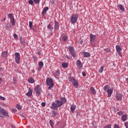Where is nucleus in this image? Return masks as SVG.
Returning <instances> with one entry per match:
<instances>
[{"label": "nucleus", "instance_id": "nucleus-8", "mask_svg": "<svg viewBox=\"0 0 128 128\" xmlns=\"http://www.w3.org/2000/svg\"><path fill=\"white\" fill-rule=\"evenodd\" d=\"M116 98L117 100H122V94L119 92H117L116 93Z\"/></svg>", "mask_w": 128, "mask_h": 128}, {"label": "nucleus", "instance_id": "nucleus-49", "mask_svg": "<svg viewBox=\"0 0 128 128\" xmlns=\"http://www.w3.org/2000/svg\"><path fill=\"white\" fill-rule=\"evenodd\" d=\"M42 106H46V102H42L41 104Z\"/></svg>", "mask_w": 128, "mask_h": 128}, {"label": "nucleus", "instance_id": "nucleus-25", "mask_svg": "<svg viewBox=\"0 0 128 128\" xmlns=\"http://www.w3.org/2000/svg\"><path fill=\"white\" fill-rule=\"evenodd\" d=\"M28 82L30 84H34V78H28Z\"/></svg>", "mask_w": 128, "mask_h": 128}, {"label": "nucleus", "instance_id": "nucleus-30", "mask_svg": "<svg viewBox=\"0 0 128 128\" xmlns=\"http://www.w3.org/2000/svg\"><path fill=\"white\" fill-rule=\"evenodd\" d=\"M34 4H40V0H33Z\"/></svg>", "mask_w": 128, "mask_h": 128}, {"label": "nucleus", "instance_id": "nucleus-4", "mask_svg": "<svg viewBox=\"0 0 128 128\" xmlns=\"http://www.w3.org/2000/svg\"><path fill=\"white\" fill-rule=\"evenodd\" d=\"M78 18V14H72L70 18V21L72 22V24H74L76 22Z\"/></svg>", "mask_w": 128, "mask_h": 128}, {"label": "nucleus", "instance_id": "nucleus-6", "mask_svg": "<svg viewBox=\"0 0 128 128\" xmlns=\"http://www.w3.org/2000/svg\"><path fill=\"white\" fill-rule=\"evenodd\" d=\"M8 16L10 19L12 26H16V21L14 20V17L12 14H8Z\"/></svg>", "mask_w": 128, "mask_h": 128}, {"label": "nucleus", "instance_id": "nucleus-2", "mask_svg": "<svg viewBox=\"0 0 128 128\" xmlns=\"http://www.w3.org/2000/svg\"><path fill=\"white\" fill-rule=\"evenodd\" d=\"M0 114H2V116L0 115V118H4V116H8V118H10L8 111L4 109V108L2 107H0Z\"/></svg>", "mask_w": 128, "mask_h": 128}, {"label": "nucleus", "instance_id": "nucleus-11", "mask_svg": "<svg viewBox=\"0 0 128 128\" xmlns=\"http://www.w3.org/2000/svg\"><path fill=\"white\" fill-rule=\"evenodd\" d=\"M38 72H40L42 68V66H44V62H38Z\"/></svg>", "mask_w": 128, "mask_h": 128}, {"label": "nucleus", "instance_id": "nucleus-48", "mask_svg": "<svg viewBox=\"0 0 128 128\" xmlns=\"http://www.w3.org/2000/svg\"><path fill=\"white\" fill-rule=\"evenodd\" d=\"M20 116H21V118H26V116H24V114H20Z\"/></svg>", "mask_w": 128, "mask_h": 128}, {"label": "nucleus", "instance_id": "nucleus-43", "mask_svg": "<svg viewBox=\"0 0 128 128\" xmlns=\"http://www.w3.org/2000/svg\"><path fill=\"white\" fill-rule=\"evenodd\" d=\"M6 28H10V24L9 23H8L7 25L6 26Z\"/></svg>", "mask_w": 128, "mask_h": 128}, {"label": "nucleus", "instance_id": "nucleus-52", "mask_svg": "<svg viewBox=\"0 0 128 128\" xmlns=\"http://www.w3.org/2000/svg\"><path fill=\"white\" fill-rule=\"evenodd\" d=\"M12 110H13V112H16V108H13V109H12Z\"/></svg>", "mask_w": 128, "mask_h": 128}, {"label": "nucleus", "instance_id": "nucleus-42", "mask_svg": "<svg viewBox=\"0 0 128 128\" xmlns=\"http://www.w3.org/2000/svg\"><path fill=\"white\" fill-rule=\"evenodd\" d=\"M14 38H15V40H18V34H14Z\"/></svg>", "mask_w": 128, "mask_h": 128}, {"label": "nucleus", "instance_id": "nucleus-9", "mask_svg": "<svg viewBox=\"0 0 128 128\" xmlns=\"http://www.w3.org/2000/svg\"><path fill=\"white\" fill-rule=\"evenodd\" d=\"M116 52H117L118 56H122L121 54V52L122 50V49L120 48V46L116 45Z\"/></svg>", "mask_w": 128, "mask_h": 128}, {"label": "nucleus", "instance_id": "nucleus-55", "mask_svg": "<svg viewBox=\"0 0 128 128\" xmlns=\"http://www.w3.org/2000/svg\"><path fill=\"white\" fill-rule=\"evenodd\" d=\"M11 128H16V126H11Z\"/></svg>", "mask_w": 128, "mask_h": 128}, {"label": "nucleus", "instance_id": "nucleus-28", "mask_svg": "<svg viewBox=\"0 0 128 128\" xmlns=\"http://www.w3.org/2000/svg\"><path fill=\"white\" fill-rule=\"evenodd\" d=\"M50 126L52 128H54V122H52V120H50Z\"/></svg>", "mask_w": 128, "mask_h": 128}, {"label": "nucleus", "instance_id": "nucleus-41", "mask_svg": "<svg viewBox=\"0 0 128 128\" xmlns=\"http://www.w3.org/2000/svg\"><path fill=\"white\" fill-rule=\"evenodd\" d=\"M117 114H118V116H122V114H124V113L122 111L118 112Z\"/></svg>", "mask_w": 128, "mask_h": 128}, {"label": "nucleus", "instance_id": "nucleus-57", "mask_svg": "<svg viewBox=\"0 0 128 128\" xmlns=\"http://www.w3.org/2000/svg\"><path fill=\"white\" fill-rule=\"evenodd\" d=\"M53 4H54V2H52Z\"/></svg>", "mask_w": 128, "mask_h": 128}, {"label": "nucleus", "instance_id": "nucleus-32", "mask_svg": "<svg viewBox=\"0 0 128 128\" xmlns=\"http://www.w3.org/2000/svg\"><path fill=\"white\" fill-rule=\"evenodd\" d=\"M104 66H101L100 69L98 70L99 72H100V73L102 72H104Z\"/></svg>", "mask_w": 128, "mask_h": 128}, {"label": "nucleus", "instance_id": "nucleus-51", "mask_svg": "<svg viewBox=\"0 0 128 128\" xmlns=\"http://www.w3.org/2000/svg\"><path fill=\"white\" fill-rule=\"evenodd\" d=\"M91 45H92V46H94V42H91Z\"/></svg>", "mask_w": 128, "mask_h": 128}, {"label": "nucleus", "instance_id": "nucleus-53", "mask_svg": "<svg viewBox=\"0 0 128 128\" xmlns=\"http://www.w3.org/2000/svg\"><path fill=\"white\" fill-rule=\"evenodd\" d=\"M14 84H15L16 78H13Z\"/></svg>", "mask_w": 128, "mask_h": 128}, {"label": "nucleus", "instance_id": "nucleus-1", "mask_svg": "<svg viewBox=\"0 0 128 128\" xmlns=\"http://www.w3.org/2000/svg\"><path fill=\"white\" fill-rule=\"evenodd\" d=\"M56 104L54 102L52 103V106H50V108L52 110H58V108L62 106V104L66 102V98H65L62 97L60 100H56Z\"/></svg>", "mask_w": 128, "mask_h": 128}, {"label": "nucleus", "instance_id": "nucleus-20", "mask_svg": "<svg viewBox=\"0 0 128 128\" xmlns=\"http://www.w3.org/2000/svg\"><path fill=\"white\" fill-rule=\"evenodd\" d=\"M76 108V105H71L70 106V110L72 112L74 113V110Z\"/></svg>", "mask_w": 128, "mask_h": 128}, {"label": "nucleus", "instance_id": "nucleus-5", "mask_svg": "<svg viewBox=\"0 0 128 128\" xmlns=\"http://www.w3.org/2000/svg\"><path fill=\"white\" fill-rule=\"evenodd\" d=\"M14 60L16 64H20V54L18 52H16L14 54Z\"/></svg>", "mask_w": 128, "mask_h": 128}, {"label": "nucleus", "instance_id": "nucleus-12", "mask_svg": "<svg viewBox=\"0 0 128 128\" xmlns=\"http://www.w3.org/2000/svg\"><path fill=\"white\" fill-rule=\"evenodd\" d=\"M90 42H96V36L92 34H91L90 35Z\"/></svg>", "mask_w": 128, "mask_h": 128}, {"label": "nucleus", "instance_id": "nucleus-26", "mask_svg": "<svg viewBox=\"0 0 128 128\" xmlns=\"http://www.w3.org/2000/svg\"><path fill=\"white\" fill-rule=\"evenodd\" d=\"M118 8H120V10L122 12H124V6L122 4L118 5Z\"/></svg>", "mask_w": 128, "mask_h": 128}, {"label": "nucleus", "instance_id": "nucleus-16", "mask_svg": "<svg viewBox=\"0 0 128 128\" xmlns=\"http://www.w3.org/2000/svg\"><path fill=\"white\" fill-rule=\"evenodd\" d=\"M106 92H108V97L110 98L112 96V94L113 90L112 89H108Z\"/></svg>", "mask_w": 128, "mask_h": 128}, {"label": "nucleus", "instance_id": "nucleus-56", "mask_svg": "<svg viewBox=\"0 0 128 128\" xmlns=\"http://www.w3.org/2000/svg\"><path fill=\"white\" fill-rule=\"evenodd\" d=\"M127 82H128V78L126 79Z\"/></svg>", "mask_w": 128, "mask_h": 128}, {"label": "nucleus", "instance_id": "nucleus-31", "mask_svg": "<svg viewBox=\"0 0 128 128\" xmlns=\"http://www.w3.org/2000/svg\"><path fill=\"white\" fill-rule=\"evenodd\" d=\"M68 66V63H62V67L66 68V66Z\"/></svg>", "mask_w": 128, "mask_h": 128}, {"label": "nucleus", "instance_id": "nucleus-39", "mask_svg": "<svg viewBox=\"0 0 128 128\" xmlns=\"http://www.w3.org/2000/svg\"><path fill=\"white\" fill-rule=\"evenodd\" d=\"M104 128H112V124H109L107 126H106Z\"/></svg>", "mask_w": 128, "mask_h": 128}, {"label": "nucleus", "instance_id": "nucleus-21", "mask_svg": "<svg viewBox=\"0 0 128 128\" xmlns=\"http://www.w3.org/2000/svg\"><path fill=\"white\" fill-rule=\"evenodd\" d=\"M72 84H74V86L75 88H76V86H78V80H74Z\"/></svg>", "mask_w": 128, "mask_h": 128}, {"label": "nucleus", "instance_id": "nucleus-40", "mask_svg": "<svg viewBox=\"0 0 128 128\" xmlns=\"http://www.w3.org/2000/svg\"><path fill=\"white\" fill-rule=\"evenodd\" d=\"M104 51L106 52H110V49L106 48V49H104Z\"/></svg>", "mask_w": 128, "mask_h": 128}, {"label": "nucleus", "instance_id": "nucleus-22", "mask_svg": "<svg viewBox=\"0 0 128 128\" xmlns=\"http://www.w3.org/2000/svg\"><path fill=\"white\" fill-rule=\"evenodd\" d=\"M127 116H128L126 114H124L122 116V122H126V117Z\"/></svg>", "mask_w": 128, "mask_h": 128}, {"label": "nucleus", "instance_id": "nucleus-17", "mask_svg": "<svg viewBox=\"0 0 128 128\" xmlns=\"http://www.w3.org/2000/svg\"><path fill=\"white\" fill-rule=\"evenodd\" d=\"M48 10V7H45L42 12V14L44 16L46 14V12Z\"/></svg>", "mask_w": 128, "mask_h": 128}, {"label": "nucleus", "instance_id": "nucleus-54", "mask_svg": "<svg viewBox=\"0 0 128 128\" xmlns=\"http://www.w3.org/2000/svg\"><path fill=\"white\" fill-rule=\"evenodd\" d=\"M2 80L1 78H0V84H2Z\"/></svg>", "mask_w": 128, "mask_h": 128}, {"label": "nucleus", "instance_id": "nucleus-47", "mask_svg": "<svg viewBox=\"0 0 128 128\" xmlns=\"http://www.w3.org/2000/svg\"><path fill=\"white\" fill-rule=\"evenodd\" d=\"M124 126H125L126 128H128V122H126L124 123Z\"/></svg>", "mask_w": 128, "mask_h": 128}, {"label": "nucleus", "instance_id": "nucleus-24", "mask_svg": "<svg viewBox=\"0 0 128 128\" xmlns=\"http://www.w3.org/2000/svg\"><path fill=\"white\" fill-rule=\"evenodd\" d=\"M2 56H3L4 58H6V56H8V52L4 51L2 52Z\"/></svg>", "mask_w": 128, "mask_h": 128}, {"label": "nucleus", "instance_id": "nucleus-18", "mask_svg": "<svg viewBox=\"0 0 128 128\" xmlns=\"http://www.w3.org/2000/svg\"><path fill=\"white\" fill-rule=\"evenodd\" d=\"M76 66L80 68H82V62L80 60H78L76 61Z\"/></svg>", "mask_w": 128, "mask_h": 128}, {"label": "nucleus", "instance_id": "nucleus-38", "mask_svg": "<svg viewBox=\"0 0 128 128\" xmlns=\"http://www.w3.org/2000/svg\"><path fill=\"white\" fill-rule=\"evenodd\" d=\"M52 114L53 116H56V111H52Z\"/></svg>", "mask_w": 128, "mask_h": 128}, {"label": "nucleus", "instance_id": "nucleus-7", "mask_svg": "<svg viewBox=\"0 0 128 128\" xmlns=\"http://www.w3.org/2000/svg\"><path fill=\"white\" fill-rule=\"evenodd\" d=\"M68 50L73 58H76V51L74 50V48L72 46H68Z\"/></svg>", "mask_w": 128, "mask_h": 128}, {"label": "nucleus", "instance_id": "nucleus-59", "mask_svg": "<svg viewBox=\"0 0 128 128\" xmlns=\"http://www.w3.org/2000/svg\"><path fill=\"white\" fill-rule=\"evenodd\" d=\"M38 55L40 56V54H38Z\"/></svg>", "mask_w": 128, "mask_h": 128}, {"label": "nucleus", "instance_id": "nucleus-46", "mask_svg": "<svg viewBox=\"0 0 128 128\" xmlns=\"http://www.w3.org/2000/svg\"><path fill=\"white\" fill-rule=\"evenodd\" d=\"M114 128H120V126H118V125L116 124H114Z\"/></svg>", "mask_w": 128, "mask_h": 128}, {"label": "nucleus", "instance_id": "nucleus-44", "mask_svg": "<svg viewBox=\"0 0 128 128\" xmlns=\"http://www.w3.org/2000/svg\"><path fill=\"white\" fill-rule=\"evenodd\" d=\"M56 76H60V70H57L56 72Z\"/></svg>", "mask_w": 128, "mask_h": 128}, {"label": "nucleus", "instance_id": "nucleus-33", "mask_svg": "<svg viewBox=\"0 0 128 128\" xmlns=\"http://www.w3.org/2000/svg\"><path fill=\"white\" fill-rule=\"evenodd\" d=\"M29 26L30 30L32 28V22L30 21L29 22Z\"/></svg>", "mask_w": 128, "mask_h": 128}, {"label": "nucleus", "instance_id": "nucleus-15", "mask_svg": "<svg viewBox=\"0 0 128 128\" xmlns=\"http://www.w3.org/2000/svg\"><path fill=\"white\" fill-rule=\"evenodd\" d=\"M82 54H84V58H88L90 56V54L88 52L84 51L82 52Z\"/></svg>", "mask_w": 128, "mask_h": 128}, {"label": "nucleus", "instance_id": "nucleus-14", "mask_svg": "<svg viewBox=\"0 0 128 128\" xmlns=\"http://www.w3.org/2000/svg\"><path fill=\"white\" fill-rule=\"evenodd\" d=\"M54 28L56 30H58L60 28V24L56 20H54Z\"/></svg>", "mask_w": 128, "mask_h": 128}, {"label": "nucleus", "instance_id": "nucleus-60", "mask_svg": "<svg viewBox=\"0 0 128 128\" xmlns=\"http://www.w3.org/2000/svg\"><path fill=\"white\" fill-rule=\"evenodd\" d=\"M38 55L40 56V54H38Z\"/></svg>", "mask_w": 128, "mask_h": 128}, {"label": "nucleus", "instance_id": "nucleus-27", "mask_svg": "<svg viewBox=\"0 0 128 128\" xmlns=\"http://www.w3.org/2000/svg\"><path fill=\"white\" fill-rule=\"evenodd\" d=\"M62 40H64V42H66V40H68V38L66 36H62Z\"/></svg>", "mask_w": 128, "mask_h": 128}, {"label": "nucleus", "instance_id": "nucleus-29", "mask_svg": "<svg viewBox=\"0 0 128 128\" xmlns=\"http://www.w3.org/2000/svg\"><path fill=\"white\" fill-rule=\"evenodd\" d=\"M108 90H110V86H108V85H106L104 86V92H106Z\"/></svg>", "mask_w": 128, "mask_h": 128}, {"label": "nucleus", "instance_id": "nucleus-10", "mask_svg": "<svg viewBox=\"0 0 128 128\" xmlns=\"http://www.w3.org/2000/svg\"><path fill=\"white\" fill-rule=\"evenodd\" d=\"M34 92H36L37 94H38V96H40V85H37V86L34 88Z\"/></svg>", "mask_w": 128, "mask_h": 128}, {"label": "nucleus", "instance_id": "nucleus-35", "mask_svg": "<svg viewBox=\"0 0 128 128\" xmlns=\"http://www.w3.org/2000/svg\"><path fill=\"white\" fill-rule=\"evenodd\" d=\"M16 108H18V110H22V106L20 105H18V104H16Z\"/></svg>", "mask_w": 128, "mask_h": 128}, {"label": "nucleus", "instance_id": "nucleus-3", "mask_svg": "<svg viewBox=\"0 0 128 128\" xmlns=\"http://www.w3.org/2000/svg\"><path fill=\"white\" fill-rule=\"evenodd\" d=\"M46 84L48 86H49L48 90H50L52 88H54V83L52 82V79L47 78L46 80Z\"/></svg>", "mask_w": 128, "mask_h": 128}, {"label": "nucleus", "instance_id": "nucleus-50", "mask_svg": "<svg viewBox=\"0 0 128 128\" xmlns=\"http://www.w3.org/2000/svg\"><path fill=\"white\" fill-rule=\"evenodd\" d=\"M82 74L84 76H86V72H82Z\"/></svg>", "mask_w": 128, "mask_h": 128}, {"label": "nucleus", "instance_id": "nucleus-36", "mask_svg": "<svg viewBox=\"0 0 128 128\" xmlns=\"http://www.w3.org/2000/svg\"><path fill=\"white\" fill-rule=\"evenodd\" d=\"M76 80V79H74V78H70V82H74V80Z\"/></svg>", "mask_w": 128, "mask_h": 128}, {"label": "nucleus", "instance_id": "nucleus-19", "mask_svg": "<svg viewBox=\"0 0 128 128\" xmlns=\"http://www.w3.org/2000/svg\"><path fill=\"white\" fill-rule=\"evenodd\" d=\"M90 92L92 94H96V90H94V88L93 87L90 88Z\"/></svg>", "mask_w": 128, "mask_h": 128}, {"label": "nucleus", "instance_id": "nucleus-58", "mask_svg": "<svg viewBox=\"0 0 128 128\" xmlns=\"http://www.w3.org/2000/svg\"><path fill=\"white\" fill-rule=\"evenodd\" d=\"M0 70H2V69L0 68Z\"/></svg>", "mask_w": 128, "mask_h": 128}, {"label": "nucleus", "instance_id": "nucleus-34", "mask_svg": "<svg viewBox=\"0 0 128 128\" xmlns=\"http://www.w3.org/2000/svg\"><path fill=\"white\" fill-rule=\"evenodd\" d=\"M28 2L31 6H34V1L32 0H30Z\"/></svg>", "mask_w": 128, "mask_h": 128}, {"label": "nucleus", "instance_id": "nucleus-23", "mask_svg": "<svg viewBox=\"0 0 128 128\" xmlns=\"http://www.w3.org/2000/svg\"><path fill=\"white\" fill-rule=\"evenodd\" d=\"M20 44L22 46H24V38L22 37L20 38Z\"/></svg>", "mask_w": 128, "mask_h": 128}, {"label": "nucleus", "instance_id": "nucleus-45", "mask_svg": "<svg viewBox=\"0 0 128 128\" xmlns=\"http://www.w3.org/2000/svg\"><path fill=\"white\" fill-rule=\"evenodd\" d=\"M0 100H6V98L0 96Z\"/></svg>", "mask_w": 128, "mask_h": 128}, {"label": "nucleus", "instance_id": "nucleus-37", "mask_svg": "<svg viewBox=\"0 0 128 128\" xmlns=\"http://www.w3.org/2000/svg\"><path fill=\"white\" fill-rule=\"evenodd\" d=\"M47 28H49V30H52V25L51 24H48V26H47Z\"/></svg>", "mask_w": 128, "mask_h": 128}, {"label": "nucleus", "instance_id": "nucleus-13", "mask_svg": "<svg viewBox=\"0 0 128 128\" xmlns=\"http://www.w3.org/2000/svg\"><path fill=\"white\" fill-rule=\"evenodd\" d=\"M27 96H32V88H30L28 89V92L26 94Z\"/></svg>", "mask_w": 128, "mask_h": 128}]
</instances>
